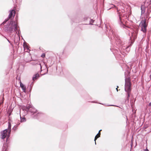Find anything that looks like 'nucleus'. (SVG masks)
Masks as SVG:
<instances>
[{
  "label": "nucleus",
  "instance_id": "17",
  "mask_svg": "<svg viewBox=\"0 0 151 151\" xmlns=\"http://www.w3.org/2000/svg\"><path fill=\"white\" fill-rule=\"evenodd\" d=\"M90 19V23L89 24H92V23H93L94 22V20L92 19Z\"/></svg>",
  "mask_w": 151,
  "mask_h": 151
},
{
  "label": "nucleus",
  "instance_id": "12",
  "mask_svg": "<svg viewBox=\"0 0 151 151\" xmlns=\"http://www.w3.org/2000/svg\"><path fill=\"white\" fill-rule=\"evenodd\" d=\"M100 135H98V134H97L96 135V136H95V139H94V141H95V144H96V139H97L98 138H99V137H100Z\"/></svg>",
  "mask_w": 151,
  "mask_h": 151
},
{
  "label": "nucleus",
  "instance_id": "22",
  "mask_svg": "<svg viewBox=\"0 0 151 151\" xmlns=\"http://www.w3.org/2000/svg\"><path fill=\"white\" fill-rule=\"evenodd\" d=\"M101 131V130H99L98 133V135H100V131Z\"/></svg>",
  "mask_w": 151,
  "mask_h": 151
},
{
  "label": "nucleus",
  "instance_id": "23",
  "mask_svg": "<svg viewBox=\"0 0 151 151\" xmlns=\"http://www.w3.org/2000/svg\"><path fill=\"white\" fill-rule=\"evenodd\" d=\"M149 13H148V12H147V14H146L147 17V16L149 15Z\"/></svg>",
  "mask_w": 151,
  "mask_h": 151
},
{
  "label": "nucleus",
  "instance_id": "25",
  "mask_svg": "<svg viewBox=\"0 0 151 151\" xmlns=\"http://www.w3.org/2000/svg\"><path fill=\"white\" fill-rule=\"evenodd\" d=\"M118 88V86H117V88H116V91H118V89H117Z\"/></svg>",
  "mask_w": 151,
  "mask_h": 151
},
{
  "label": "nucleus",
  "instance_id": "14",
  "mask_svg": "<svg viewBox=\"0 0 151 151\" xmlns=\"http://www.w3.org/2000/svg\"><path fill=\"white\" fill-rule=\"evenodd\" d=\"M141 14H144L145 12V8H143L141 7Z\"/></svg>",
  "mask_w": 151,
  "mask_h": 151
},
{
  "label": "nucleus",
  "instance_id": "21",
  "mask_svg": "<svg viewBox=\"0 0 151 151\" xmlns=\"http://www.w3.org/2000/svg\"><path fill=\"white\" fill-rule=\"evenodd\" d=\"M45 54L44 53L42 54L41 57H45Z\"/></svg>",
  "mask_w": 151,
  "mask_h": 151
},
{
  "label": "nucleus",
  "instance_id": "10",
  "mask_svg": "<svg viewBox=\"0 0 151 151\" xmlns=\"http://www.w3.org/2000/svg\"><path fill=\"white\" fill-rule=\"evenodd\" d=\"M39 77V75L38 73L35 74L32 77V80L34 81Z\"/></svg>",
  "mask_w": 151,
  "mask_h": 151
},
{
  "label": "nucleus",
  "instance_id": "28",
  "mask_svg": "<svg viewBox=\"0 0 151 151\" xmlns=\"http://www.w3.org/2000/svg\"><path fill=\"white\" fill-rule=\"evenodd\" d=\"M150 80H151V75H150Z\"/></svg>",
  "mask_w": 151,
  "mask_h": 151
},
{
  "label": "nucleus",
  "instance_id": "16",
  "mask_svg": "<svg viewBox=\"0 0 151 151\" xmlns=\"http://www.w3.org/2000/svg\"><path fill=\"white\" fill-rule=\"evenodd\" d=\"M132 38L133 37V39H135L136 37V36L135 35V34L134 33H132Z\"/></svg>",
  "mask_w": 151,
  "mask_h": 151
},
{
  "label": "nucleus",
  "instance_id": "4",
  "mask_svg": "<svg viewBox=\"0 0 151 151\" xmlns=\"http://www.w3.org/2000/svg\"><path fill=\"white\" fill-rule=\"evenodd\" d=\"M146 19L142 18L140 24V26L141 27V30L144 33H145L147 31V24L146 23Z\"/></svg>",
  "mask_w": 151,
  "mask_h": 151
},
{
  "label": "nucleus",
  "instance_id": "27",
  "mask_svg": "<svg viewBox=\"0 0 151 151\" xmlns=\"http://www.w3.org/2000/svg\"><path fill=\"white\" fill-rule=\"evenodd\" d=\"M145 151H149L148 150L146 149L145 150Z\"/></svg>",
  "mask_w": 151,
  "mask_h": 151
},
{
  "label": "nucleus",
  "instance_id": "26",
  "mask_svg": "<svg viewBox=\"0 0 151 151\" xmlns=\"http://www.w3.org/2000/svg\"><path fill=\"white\" fill-rule=\"evenodd\" d=\"M106 106H113V105H106Z\"/></svg>",
  "mask_w": 151,
  "mask_h": 151
},
{
  "label": "nucleus",
  "instance_id": "18",
  "mask_svg": "<svg viewBox=\"0 0 151 151\" xmlns=\"http://www.w3.org/2000/svg\"><path fill=\"white\" fill-rule=\"evenodd\" d=\"M119 23L120 24H121V23H122V22L121 20V17L119 15Z\"/></svg>",
  "mask_w": 151,
  "mask_h": 151
},
{
  "label": "nucleus",
  "instance_id": "8",
  "mask_svg": "<svg viewBox=\"0 0 151 151\" xmlns=\"http://www.w3.org/2000/svg\"><path fill=\"white\" fill-rule=\"evenodd\" d=\"M31 61H32L31 63L33 65H35L36 64H37L40 65V68L41 69V65L40 63L38 61L36 60H33L32 59V60Z\"/></svg>",
  "mask_w": 151,
  "mask_h": 151
},
{
  "label": "nucleus",
  "instance_id": "6",
  "mask_svg": "<svg viewBox=\"0 0 151 151\" xmlns=\"http://www.w3.org/2000/svg\"><path fill=\"white\" fill-rule=\"evenodd\" d=\"M15 14V11L14 10H10L9 11V15L8 18L6 20L3 22V23H5L9 19L13 18Z\"/></svg>",
  "mask_w": 151,
  "mask_h": 151
},
{
  "label": "nucleus",
  "instance_id": "7",
  "mask_svg": "<svg viewBox=\"0 0 151 151\" xmlns=\"http://www.w3.org/2000/svg\"><path fill=\"white\" fill-rule=\"evenodd\" d=\"M22 60H23V63H26L30 61L32 59V57H22Z\"/></svg>",
  "mask_w": 151,
  "mask_h": 151
},
{
  "label": "nucleus",
  "instance_id": "2",
  "mask_svg": "<svg viewBox=\"0 0 151 151\" xmlns=\"http://www.w3.org/2000/svg\"><path fill=\"white\" fill-rule=\"evenodd\" d=\"M130 79L129 77L127 76L125 78V84L124 90L127 92V99L128 100L130 96V93L131 91V83Z\"/></svg>",
  "mask_w": 151,
  "mask_h": 151
},
{
  "label": "nucleus",
  "instance_id": "1",
  "mask_svg": "<svg viewBox=\"0 0 151 151\" xmlns=\"http://www.w3.org/2000/svg\"><path fill=\"white\" fill-rule=\"evenodd\" d=\"M17 23L16 21H11L9 23H8L5 26V29L10 33L15 31L17 34L19 33V31H17Z\"/></svg>",
  "mask_w": 151,
  "mask_h": 151
},
{
  "label": "nucleus",
  "instance_id": "13",
  "mask_svg": "<svg viewBox=\"0 0 151 151\" xmlns=\"http://www.w3.org/2000/svg\"><path fill=\"white\" fill-rule=\"evenodd\" d=\"M23 46L24 48L27 49V50L29 49V47L26 44L24 43Z\"/></svg>",
  "mask_w": 151,
  "mask_h": 151
},
{
  "label": "nucleus",
  "instance_id": "29",
  "mask_svg": "<svg viewBox=\"0 0 151 151\" xmlns=\"http://www.w3.org/2000/svg\"><path fill=\"white\" fill-rule=\"evenodd\" d=\"M31 87H30V90H31Z\"/></svg>",
  "mask_w": 151,
  "mask_h": 151
},
{
  "label": "nucleus",
  "instance_id": "3",
  "mask_svg": "<svg viewBox=\"0 0 151 151\" xmlns=\"http://www.w3.org/2000/svg\"><path fill=\"white\" fill-rule=\"evenodd\" d=\"M8 128L1 132V138L4 139L6 138V142L10 136L11 131V124L9 122H8Z\"/></svg>",
  "mask_w": 151,
  "mask_h": 151
},
{
  "label": "nucleus",
  "instance_id": "24",
  "mask_svg": "<svg viewBox=\"0 0 151 151\" xmlns=\"http://www.w3.org/2000/svg\"><path fill=\"white\" fill-rule=\"evenodd\" d=\"M149 106H151V102H150L149 104Z\"/></svg>",
  "mask_w": 151,
  "mask_h": 151
},
{
  "label": "nucleus",
  "instance_id": "11",
  "mask_svg": "<svg viewBox=\"0 0 151 151\" xmlns=\"http://www.w3.org/2000/svg\"><path fill=\"white\" fill-rule=\"evenodd\" d=\"M21 119V122H24L26 121V119L25 117H23L22 118L21 117H20Z\"/></svg>",
  "mask_w": 151,
  "mask_h": 151
},
{
  "label": "nucleus",
  "instance_id": "9",
  "mask_svg": "<svg viewBox=\"0 0 151 151\" xmlns=\"http://www.w3.org/2000/svg\"><path fill=\"white\" fill-rule=\"evenodd\" d=\"M20 87L22 88L23 91L26 92V87L22 83L21 81H20Z\"/></svg>",
  "mask_w": 151,
  "mask_h": 151
},
{
  "label": "nucleus",
  "instance_id": "5",
  "mask_svg": "<svg viewBox=\"0 0 151 151\" xmlns=\"http://www.w3.org/2000/svg\"><path fill=\"white\" fill-rule=\"evenodd\" d=\"M25 111L30 112L31 115H34L37 112V110L31 105H29L25 107Z\"/></svg>",
  "mask_w": 151,
  "mask_h": 151
},
{
  "label": "nucleus",
  "instance_id": "15",
  "mask_svg": "<svg viewBox=\"0 0 151 151\" xmlns=\"http://www.w3.org/2000/svg\"><path fill=\"white\" fill-rule=\"evenodd\" d=\"M39 113H37L34 116V118L35 119L38 118V116H39Z\"/></svg>",
  "mask_w": 151,
  "mask_h": 151
},
{
  "label": "nucleus",
  "instance_id": "19",
  "mask_svg": "<svg viewBox=\"0 0 151 151\" xmlns=\"http://www.w3.org/2000/svg\"><path fill=\"white\" fill-rule=\"evenodd\" d=\"M6 148L5 147V146H3V151H6Z\"/></svg>",
  "mask_w": 151,
  "mask_h": 151
},
{
  "label": "nucleus",
  "instance_id": "30",
  "mask_svg": "<svg viewBox=\"0 0 151 151\" xmlns=\"http://www.w3.org/2000/svg\"><path fill=\"white\" fill-rule=\"evenodd\" d=\"M20 123H19L18 124V125H19V124Z\"/></svg>",
  "mask_w": 151,
  "mask_h": 151
},
{
  "label": "nucleus",
  "instance_id": "20",
  "mask_svg": "<svg viewBox=\"0 0 151 151\" xmlns=\"http://www.w3.org/2000/svg\"><path fill=\"white\" fill-rule=\"evenodd\" d=\"M17 127L15 126H14V127L13 128V129L15 131L17 129Z\"/></svg>",
  "mask_w": 151,
  "mask_h": 151
}]
</instances>
